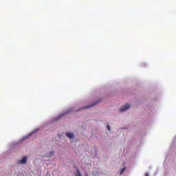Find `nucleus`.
Returning a JSON list of instances; mask_svg holds the SVG:
<instances>
[{"instance_id": "nucleus-3", "label": "nucleus", "mask_w": 176, "mask_h": 176, "mask_svg": "<svg viewBox=\"0 0 176 176\" xmlns=\"http://www.w3.org/2000/svg\"><path fill=\"white\" fill-rule=\"evenodd\" d=\"M66 137L71 140V139L74 138V133H72L71 132H68V133H66Z\"/></svg>"}, {"instance_id": "nucleus-10", "label": "nucleus", "mask_w": 176, "mask_h": 176, "mask_svg": "<svg viewBox=\"0 0 176 176\" xmlns=\"http://www.w3.org/2000/svg\"><path fill=\"white\" fill-rule=\"evenodd\" d=\"M145 176H149V173H145Z\"/></svg>"}, {"instance_id": "nucleus-7", "label": "nucleus", "mask_w": 176, "mask_h": 176, "mask_svg": "<svg viewBox=\"0 0 176 176\" xmlns=\"http://www.w3.org/2000/svg\"><path fill=\"white\" fill-rule=\"evenodd\" d=\"M107 129L109 130V131H111V127L109 126V125H107Z\"/></svg>"}, {"instance_id": "nucleus-5", "label": "nucleus", "mask_w": 176, "mask_h": 176, "mask_svg": "<svg viewBox=\"0 0 176 176\" xmlns=\"http://www.w3.org/2000/svg\"><path fill=\"white\" fill-rule=\"evenodd\" d=\"M76 176H82V175L80 174V171H79V170H77V173Z\"/></svg>"}, {"instance_id": "nucleus-6", "label": "nucleus", "mask_w": 176, "mask_h": 176, "mask_svg": "<svg viewBox=\"0 0 176 176\" xmlns=\"http://www.w3.org/2000/svg\"><path fill=\"white\" fill-rule=\"evenodd\" d=\"M126 170V168H122V170H121V173H120V175H122V174H123V173H124V171Z\"/></svg>"}, {"instance_id": "nucleus-8", "label": "nucleus", "mask_w": 176, "mask_h": 176, "mask_svg": "<svg viewBox=\"0 0 176 176\" xmlns=\"http://www.w3.org/2000/svg\"><path fill=\"white\" fill-rule=\"evenodd\" d=\"M53 155H54V151H52V152L51 153V156H53Z\"/></svg>"}, {"instance_id": "nucleus-1", "label": "nucleus", "mask_w": 176, "mask_h": 176, "mask_svg": "<svg viewBox=\"0 0 176 176\" xmlns=\"http://www.w3.org/2000/svg\"><path fill=\"white\" fill-rule=\"evenodd\" d=\"M130 108V104H126L123 107H121V108L120 109V112H126V111H127L128 109H129Z\"/></svg>"}, {"instance_id": "nucleus-9", "label": "nucleus", "mask_w": 176, "mask_h": 176, "mask_svg": "<svg viewBox=\"0 0 176 176\" xmlns=\"http://www.w3.org/2000/svg\"><path fill=\"white\" fill-rule=\"evenodd\" d=\"M32 134H34V132L30 133L29 134V136L32 135Z\"/></svg>"}, {"instance_id": "nucleus-4", "label": "nucleus", "mask_w": 176, "mask_h": 176, "mask_svg": "<svg viewBox=\"0 0 176 176\" xmlns=\"http://www.w3.org/2000/svg\"><path fill=\"white\" fill-rule=\"evenodd\" d=\"M96 104H97V103L95 102V103H93L92 104H91L90 106L86 107L85 108H91V107H94V105H96Z\"/></svg>"}, {"instance_id": "nucleus-2", "label": "nucleus", "mask_w": 176, "mask_h": 176, "mask_svg": "<svg viewBox=\"0 0 176 176\" xmlns=\"http://www.w3.org/2000/svg\"><path fill=\"white\" fill-rule=\"evenodd\" d=\"M19 163L20 164H25L27 163V157H23L22 160L19 161Z\"/></svg>"}]
</instances>
